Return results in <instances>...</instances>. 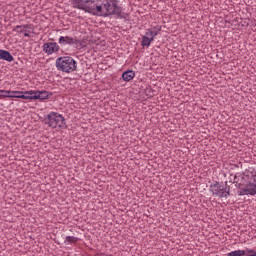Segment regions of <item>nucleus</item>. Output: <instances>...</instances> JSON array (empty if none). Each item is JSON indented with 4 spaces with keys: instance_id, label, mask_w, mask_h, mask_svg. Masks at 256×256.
Wrapping results in <instances>:
<instances>
[{
    "instance_id": "obj_1",
    "label": "nucleus",
    "mask_w": 256,
    "mask_h": 256,
    "mask_svg": "<svg viewBox=\"0 0 256 256\" xmlns=\"http://www.w3.org/2000/svg\"><path fill=\"white\" fill-rule=\"evenodd\" d=\"M87 5H89V3H85V0H72V7L74 9H80V11L90 13V15H94L95 17H101V15L105 13V11H103V3L96 5L95 8Z\"/></svg>"
},
{
    "instance_id": "obj_2",
    "label": "nucleus",
    "mask_w": 256,
    "mask_h": 256,
    "mask_svg": "<svg viewBox=\"0 0 256 256\" xmlns=\"http://www.w3.org/2000/svg\"><path fill=\"white\" fill-rule=\"evenodd\" d=\"M56 68L62 73H73L77 71V61L70 56L59 57L56 59Z\"/></svg>"
},
{
    "instance_id": "obj_3",
    "label": "nucleus",
    "mask_w": 256,
    "mask_h": 256,
    "mask_svg": "<svg viewBox=\"0 0 256 256\" xmlns=\"http://www.w3.org/2000/svg\"><path fill=\"white\" fill-rule=\"evenodd\" d=\"M45 125L51 127L52 129H67V123L65 122V117L57 112H50L44 118Z\"/></svg>"
},
{
    "instance_id": "obj_4",
    "label": "nucleus",
    "mask_w": 256,
    "mask_h": 256,
    "mask_svg": "<svg viewBox=\"0 0 256 256\" xmlns=\"http://www.w3.org/2000/svg\"><path fill=\"white\" fill-rule=\"evenodd\" d=\"M210 191L219 199H227L231 195V186H227V182L223 184V182L215 181L214 184L210 185Z\"/></svg>"
},
{
    "instance_id": "obj_5",
    "label": "nucleus",
    "mask_w": 256,
    "mask_h": 256,
    "mask_svg": "<svg viewBox=\"0 0 256 256\" xmlns=\"http://www.w3.org/2000/svg\"><path fill=\"white\" fill-rule=\"evenodd\" d=\"M53 93L49 91H35V90H30V100H39V101H44V99H49V97H52Z\"/></svg>"
},
{
    "instance_id": "obj_6",
    "label": "nucleus",
    "mask_w": 256,
    "mask_h": 256,
    "mask_svg": "<svg viewBox=\"0 0 256 256\" xmlns=\"http://www.w3.org/2000/svg\"><path fill=\"white\" fill-rule=\"evenodd\" d=\"M155 37H157V32H151V29H148V31L142 37L141 46L142 47H150V45H151V43H153V40L155 39Z\"/></svg>"
},
{
    "instance_id": "obj_7",
    "label": "nucleus",
    "mask_w": 256,
    "mask_h": 256,
    "mask_svg": "<svg viewBox=\"0 0 256 256\" xmlns=\"http://www.w3.org/2000/svg\"><path fill=\"white\" fill-rule=\"evenodd\" d=\"M59 44L56 42H46L43 44V51L46 55H53V53H59Z\"/></svg>"
},
{
    "instance_id": "obj_8",
    "label": "nucleus",
    "mask_w": 256,
    "mask_h": 256,
    "mask_svg": "<svg viewBox=\"0 0 256 256\" xmlns=\"http://www.w3.org/2000/svg\"><path fill=\"white\" fill-rule=\"evenodd\" d=\"M113 10L111 11L112 15H117L118 19H127V13L123 12V7L118 4L112 3Z\"/></svg>"
},
{
    "instance_id": "obj_9",
    "label": "nucleus",
    "mask_w": 256,
    "mask_h": 256,
    "mask_svg": "<svg viewBox=\"0 0 256 256\" xmlns=\"http://www.w3.org/2000/svg\"><path fill=\"white\" fill-rule=\"evenodd\" d=\"M59 45L67 47V45H75L77 43V38L71 36H61L58 40Z\"/></svg>"
},
{
    "instance_id": "obj_10",
    "label": "nucleus",
    "mask_w": 256,
    "mask_h": 256,
    "mask_svg": "<svg viewBox=\"0 0 256 256\" xmlns=\"http://www.w3.org/2000/svg\"><path fill=\"white\" fill-rule=\"evenodd\" d=\"M239 195H256V186L254 183L247 184L246 188L239 192Z\"/></svg>"
},
{
    "instance_id": "obj_11",
    "label": "nucleus",
    "mask_w": 256,
    "mask_h": 256,
    "mask_svg": "<svg viewBox=\"0 0 256 256\" xmlns=\"http://www.w3.org/2000/svg\"><path fill=\"white\" fill-rule=\"evenodd\" d=\"M105 11L103 14H100V17H111L112 11H113V3L111 4V1L106 0L105 3H102Z\"/></svg>"
},
{
    "instance_id": "obj_12",
    "label": "nucleus",
    "mask_w": 256,
    "mask_h": 256,
    "mask_svg": "<svg viewBox=\"0 0 256 256\" xmlns=\"http://www.w3.org/2000/svg\"><path fill=\"white\" fill-rule=\"evenodd\" d=\"M0 59L2 61H7L8 63H12V61H15V58L13 57L11 52L4 49H0Z\"/></svg>"
},
{
    "instance_id": "obj_13",
    "label": "nucleus",
    "mask_w": 256,
    "mask_h": 256,
    "mask_svg": "<svg viewBox=\"0 0 256 256\" xmlns=\"http://www.w3.org/2000/svg\"><path fill=\"white\" fill-rule=\"evenodd\" d=\"M15 93H18V94H14V99L30 100L31 91H15Z\"/></svg>"
},
{
    "instance_id": "obj_14",
    "label": "nucleus",
    "mask_w": 256,
    "mask_h": 256,
    "mask_svg": "<svg viewBox=\"0 0 256 256\" xmlns=\"http://www.w3.org/2000/svg\"><path fill=\"white\" fill-rule=\"evenodd\" d=\"M134 78H135V71L133 70H126L122 73L123 81L129 82V81H132V79Z\"/></svg>"
},
{
    "instance_id": "obj_15",
    "label": "nucleus",
    "mask_w": 256,
    "mask_h": 256,
    "mask_svg": "<svg viewBox=\"0 0 256 256\" xmlns=\"http://www.w3.org/2000/svg\"><path fill=\"white\" fill-rule=\"evenodd\" d=\"M247 255V249L245 250H234L227 254V256H245Z\"/></svg>"
},
{
    "instance_id": "obj_16",
    "label": "nucleus",
    "mask_w": 256,
    "mask_h": 256,
    "mask_svg": "<svg viewBox=\"0 0 256 256\" xmlns=\"http://www.w3.org/2000/svg\"><path fill=\"white\" fill-rule=\"evenodd\" d=\"M0 93H7V97L10 98V99H15V96L14 95H19L18 92H15V91H11V90H0Z\"/></svg>"
},
{
    "instance_id": "obj_17",
    "label": "nucleus",
    "mask_w": 256,
    "mask_h": 256,
    "mask_svg": "<svg viewBox=\"0 0 256 256\" xmlns=\"http://www.w3.org/2000/svg\"><path fill=\"white\" fill-rule=\"evenodd\" d=\"M145 94H146V97H148V99H151V97H155V90L151 88H146Z\"/></svg>"
},
{
    "instance_id": "obj_18",
    "label": "nucleus",
    "mask_w": 256,
    "mask_h": 256,
    "mask_svg": "<svg viewBox=\"0 0 256 256\" xmlns=\"http://www.w3.org/2000/svg\"><path fill=\"white\" fill-rule=\"evenodd\" d=\"M79 241V238L75 236H67L65 239V243H77Z\"/></svg>"
},
{
    "instance_id": "obj_19",
    "label": "nucleus",
    "mask_w": 256,
    "mask_h": 256,
    "mask_svg": "<svg viewBox=\"0 0 256 256\" xmlns=\"http://www.w3.org/2000/svg\"><path fill=\"white\" fill-rule=\"evenodd\" d=\"M12 31H14V32H16V33H19V34L23 33V32H24V30H23V25H17V26H15Z\"/></svg>"
},
{
    "instance_id": "obj_20",
    "label": "nucleus",
    "mask_w": 256,
    "mask_h": 256,
    "mask_svg": "<svg viewBox=\"0 0 256 256\" xmlns=\"http://www.w3.org/2000/svg\"><path fill=\"white\" fill-rule=\"evenodd\" d=\"M244 256H256V251L254 249L246 248V255Z\"/></svg>"
},
{
    "instance_id": "obj_21",
    "label": "nucleus",
    "mask_w": 256,
    "mask_h": 256,
    "mask_svg": "<svg viewBox=\"0 0 256 256\" xmlns=\"http://www.w3.org/2000/svg\"><path fill=\"white\" fill-rule=\"evenodd\" d=\"M76 43H79L80 44V47H87V39L83 38L82 40H79L77 39V42Z\"/></svg>"
},
{
    "instance_id": "obj_22",
    "label": "nucleus",
    "mask_w": 256,
    "mask_h": 256,
    "mask_svg": "<svg viewBox=\"0 0 256 256\" xmlns=\"http://www.w3.org/2000/svg\"><path fill=\"white\" fill-rule=\"evenodd\" d=\"M161 29H163V27L160 26V25H157V26H155V27L153 28V30L150 29V32H152V33H157V35H159V32L161 31Z\"/></svg>"
},
{
    "instance_id": "obj_23",
    "label": "nucleus",
    "mask_w": 256,
    "mask_h": 256,
    "mask_svg": "<svg viewBox=\"0 0 256 256\" xmlns=\"http://www.w3.org/2000/svg\"><path fill=\"white\" fill-rule=\"evenodd\" d=\"M22 29H31V24L22 25Z\"/></svg>"
},
{
    "instance_id": "obj_24",
    "label": "nucleus",
    "mask_w": 256,
    "mask_h": 256,
    "mask_svg": "<svg viewBox=\"0 0 256 256\" xmlns=\"http://www.w3.org/2000/svg\"><path fill=\"white\" fill-rule=\"evenodd\" d=\"M24 37H30V35H29V31L24 30Z\"/></svg>"
},
{
    "instance_id": "obj_25",
    "label": "nucleus",
    "mask_w": 256,
    "mask_h": 256,
    "mask_svg": "<svg viewBox=\"0 0 256 256\" xmlns=\"http://www.w3.org/2000/svg\"><path fill=\"white\" fill-rule=\"evenodd\" d=\"M0 97H7V93H1Z\"/></svg>"
},
{
    "instance_id": "obj_26",
    "label": "nucleus",
    "mask_w": 256,
    "mask_h": 256,
    "mask_svg": "<svg viewBox=\"0 0 256 256\" xmlns=\"http://www.w3.org/2000/svg\"><path fill=\"white\" fill-rule=\"evenodd\" d=\"M95 256H105V253L96 254Z\"/></svg>"
},
{
    "instance_id": "obj_27",
    "label": "nucleus",
    "mask_w": 256,
    "mask_h": 256,
    "mask_svg": "<svg viewBox=\"0 0 256 256\" xmlns=\"http://www.w3.org/2000/svg\"><path fill=\"white\" fill-rule=\"evenodd\" d=\"M108 1H111L112 3H118V1L117 0H108Z\"/></svg>"
}]
</instances>
